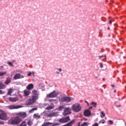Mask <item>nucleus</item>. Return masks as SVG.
I'll list each match as a JSON object with an SVG mask.
<instances>
[{"mask_svg":"<svg viewBox=\"0 0 126 126\" xmlns=\"http://www.w3.org/2000/svg\"><path fill=\"white\" fill-rule=\"evenodd\" d=\"M92 104L93 105L94 107H96L97 105V103L95 102H92Z\"/></svg>","mask_w":126,"mask_h":126,"instance_id":"32","label":"nucleus"},{"mask_svg":"<svg viewBox=\"0 0 126 126\" xmlns=\"http://www.w3.org/2000/svg\"><path fill=\"white\" fill-rule=\"evenodd\" d=\"M2 88V84L0 83V89Z\"/></svg>","mask_w":126,"mask_h":126,"instance_id":"39","label":"nucleus"},{"mask_svg":"<svg viewBox=\"0 0 126 126\" xmlns=\"http://www.w3.org/2000/svg\"><path fill=\"white\" fill-rule=\"evenodd\" d=\"M109 122L110 123V124H113V122L111 120H109Z\"/></svg>","mask_w":126,"mask_h":126,"instance_id":"36","label":"nucleus"},{"mask_svg":"<svg viewBox=\"0 0 126 126\" xmlns=\"http://www.w3.org/2000/svg\"><path fill=\"white\" fill-rule=\"evenodd\" d=\"M37 109L36 108H34L32 109L31 110H30L29 111V113H32L33 111L34 110H37Z\"/></svg>","mask_w":126,"mask_h":126,"instance_id":"23","label":"nucleus"},{"mask_svg":"<svg viewBox=\"0 0 126 126\" xmlns=\"http://www.w3.org/2000/svg\"><path fill=\"white\" fill-rule=\"evenodd\" d=\"M22 107V106L10 105L8 106V108L10 110L17 109Z\"/></svg>","mask_w":126,"mask_h":126,"instance_id":"8","label":"nucleus"},{"mask_svg":"<svg viewBox=\"0 0 126 126\" xmlns=\"http://www.w3.org/2000/svg\"><path fill=\"white\" fill-rule=\"evenodd\" d=\"M105 115L103 111H102L101 112V114L100 115L101 117L102 118L103 117L105 116Z\"/></svg>","mask_w":126,"mask_h":126,"instance_id":"25","label":"nucleus"},{"mask_svg":"<svg viewBox=\"0 0 126 126\" xmlns=\"http://www.w3.org/2000/svg\"><path fill=\"white\" fill-rule=\"evenodd\" d=\"M57 94L56 93L55 91H54L53 92H51L49 94H48L47 95V97L48 98H53L56 97L57 95Z\"/></svg>","mask_w":126,"mask_h":126,"instance_id":"6","label":"nucleus"},{"mask_svg":"<svg viewBox=\"0 0 126 126\" xmlns=\"http://www.w3.org/2000/svg\"><path fill=\"white\" fill-rule=\"evenodd\" d=\"M28 76H31V72H30L28 74Z\"/></svg>","mask_w":126,"mask_h":126,"instance_id":"40","label":"nucleus"},{"mask_svg":"<svg viewBox=\"0 0 126 126\" xmlns=\"http://www.w3.org/2000/svg\"><path fill=\"white\" fill-rule=\"evenodd\" d=\"M34 103L32 99H29L27 100L26 104V105H29L32 104Z\"/></svg>","mask_w":126,"mask_h":126,"instance_id":"14","label":"nucleus"},{"mask_svg":"<svg viewBox=\"0 0 126 126\" xmlns=\"http://www.w3.org/2000/svg\"><path fill=\"white\" fill-rule=\"evenodd\" d=\"M32 93L33 94L32 95L34 96H38V94H37V91L36 90H34L32 91Z\"/></svg>","mask_w":126,"mask_h":126,"instance_id":"20","label":"nucleus"},{"mask_svg":"<svg viewBox=\"0 0 126 126\" xmlns=\"http://www.w3.org/2000/svg\"><path fill=\"white\" fill-rule=\"evenodd\" d=\"M83 120V118L82 119H81V121H82V120Z\"/></svg>","mask_w":126,"mask_h":126,"instance_id":"55","label":"nucleus"},{"mask_svg":"<svg viewBox=\"0 0 126 126\" xmlns=\"http://www.w3.org/2000/svg\"><path fill=\"white\" fill-rule=\"evenodd\" d=\"M92 106L90 107L89 108V109H92Z\"/></svg>","mask_w":126,"mask_h":126,"instance_id":"51","label":"nucleus"},{"mask_svg":"<svg viewBox=\"0 0 126 126\" xmlns=\"http://www.w3.org/2000/svg\"><path fill=\"white\" fill-rule=\"evenodd\" d=\"M83 120H84L85 121H86L87 120V119H86L85 118H83Z\"/></svg>","mask_w":126,"mask_h":126,"instance_id":"46","label":"nucleus"},{"mask_svg":"<svg viewBox=\"0 0 126 126\" xmlns=\"http://www.w3.org/2000/svg\"><path fill=\"white\" fill-rule=\"evenodd\" d=\"M38 96H34L32 95V100L34 102L36 101V99H38Z\"/></svg>","mask_w":126,"mask_h":126,"instance_id":"17","label":"nucleus"},{"mask_svg":"<svg viewBox=\"0 0 126 126\" xmlns=\"http://www.w3.org/2000/svg\"><path fill=\"white\" fill-rule=\"evenodd\" d=\"M34 87V85L33 84H30L28 85L26 87V88L29 90H31Z\"/></svg>","mask_w":126,"mask_h":126,"instance_id":"16","label":"nucleus"},{"mask_svg":"<svg viewBox=\"0 0 126 126\" xmlns=\"http://www.w3.org/2000/svg\"><path fill=\"white\" fill-rule=\"evenodd\" d=\"M71 109L68 108H66L64 109V111L63 113V114L64 116H66L70 113Z\"/></svg>","mask_w":126,"mask_h":126,"instance_id":"9","label":"nucleus"},{"mask_svg":"<svg viewBox=\"0 0 126 126\" xmlns=\"http://www.w3.org/2000/svg\"><path fill=\"white\" fill-rule=\"evenodd\" d=\"M12 78L9 77H8L6 78L5 81L4 82L5 84H9L11 82Z\"/></svg>","mask_w":126,"mask_h":126,"instance_id":"12","label":"nucleus"},{"mask_svg":"<svg viewBox=\"0 0 126 126\" xmlns=\"http://www.w3.org/2000/svg\"><path fill=\"white\" fill-rule=\"evenodd\" d=\"M24 78V76L21 75L19 74H17L14 76V78L15 79H19L22 78Z\"/></svg>","mask_w":126,"mask_h":126,"instance_id":"11","label":"nucleus"},{"mask_svg":"<svg viewBox=\"0 0 126 126\" xmlns=\"http://www.w3.org/2000/svg\"><path fill=\"white\" fill-rule=\"evenodd\" d=\"M6 73V71H4L0 72V76H3L5 75Z\"/></svg>","mask_w":126,"mask_h":126,"instance_id":"27","label":"nucleus"},{"mask_svg":"<svg viewBox=\"0 0 126 126\" xmlns=\"http://www.w3.org/2000/svg\"><path fill=\"white\" fill-rule=\"evenodd\" d=\"M121 105H116V107H120L121 106Z\"/></svg>","mask_w":126,"mask_h":126,"instance_id":"45","label":"nucleus"},{"mask_svg":"<svg viewBox=\"0 0 126 126\" xmlns=\"http://www.w3.org/2000/svg\"><path fill=\"white\" fill-rule=\"evenodd\" d=\"M111 86L113 88L114 87H115L114 85L113 84H111Z\"/></svg>","mask_w":126,"mask_h":126,"instance_id":"47","label":"nucleus"},{"mask_svg":"<svg viewBox=\"0 0 126 126\" xmlns=\"http://www.w3.org/2000/svg\"><path fill=\"white\" fill-rule=\"evenodd\" d=\"M102 120H100L99 122V123H101V121H102Z\"/></svg>","mask_w":126,"mask_h":126,"instance_id":"50","label":"nucleus"},{"mask_svg":"<svg viewBox=\"0 0 126 126\" xmlns=\"http://www.w3.org/2000/svg\"><path fill=\"white\" fill-rule=\"evenodd\" d=\"M12 92V90H9L8 91V93L7 94L8 95H11V94Z\"/></svg>","mask_w":126,"mask_h":126,"instance_id":"34","label":"nucleus"},{"mask_svg":"<svg viewBox=\"0 0 126 126\" xmlns=\"http://www.w3.org/2000/svg\"><path fill=\"white\" fill-rule=\"evenodd\" d=\"M60 100L62 102L65 101L68 102L71 101V99L69 97L65 96L61 98Z\"/></svg>","mask_w":126,"mask_h":126,"instance_id":"5","label":"nucleus"},{"mask_svg":"<svg viewBox=\"0 0 126 126\" xmlns=\"http://www.w3.org/2000/svg\"><path fill=\"white\" fill-rule=\"evenodd\" d=\"M3 68V66H0V68L1 69H2Z\"/></svg>","mask_w":126,"mask_h":126,"instance_id":"44","label":"nucleus"},{"mask_svg":"<svg viewBox=\"0 0 126 126\" xmlns=\"http://www.w3.org/2000/svg\"><path fill=\"white\" fill-rule=\"evenodd\" d=\"M22 121V120L18 116H16L15 118L11 119L9 121V123L10 124L17 125Z\"/></svg>","mask_w":126,"mask_h":126,"instance_id":"1","label":"nucleus"},{"mask_svg":"<svg viewBox=\"0 0 126 126\" xmlns=\"http://www.w3.org/2000/svg\"><path fill=\"white\" fill-rule=\"evenodd\" d=\"M20 126H27V124L26 122L25 121H24L20 125Z\"/></svg>","mask_w":126,"mask_h":126,"instance_id":"19","label":"nucleus"},{"mask_svg":"<svg viewBox=\"0 0 126 126\" xmlns=\"http://www.w3.org/2000/svg\"><path fill=\"white\" fill-rule=\"evenodd\" d=\"M88 124H89V123L84 122L82 124H81V126H88Z\"/></svg>","mask_w":126,"mask_h":126,"instance_id":"28","label":"nucleus"},{"mask_svg":"<svg viewBox=\"0 0 126 126\" xmlns=\"http://www.w3.org/2000/svg\"><path fill=\"white\" fill-rule=\"evenodd\" d=\"M81 122H79L78 124V126H81V125L80 126V124Z\"/></svg>","mask_w":126,"mask_h":126,"instance_id":"41","label":"nucleus"},{"mask_svg":"<svg viewBox=\"0 0 126 126\" xmlns=\"http://www.w3.org/2000/svg\"><path fill=\"white\" fill-rule=\"evenodd\" d=\"M54 114L53 113H51L48 114V116L49 117H51L54 116Z\"/></svg>","mask_w":126,"mask_h":126,"instance_id":"31","label":"nucleus"},{"mask_svg":"<svg viewBox=\"0 0 126 126\" xmlns=\"http://www.w3.org/2000/svg\"><path fill=\"white\" fill-rule=\"evenodd\" d=\"M0 119L4 120L8 119L6 113H1L0 114Z\"/></svg>","mask_w":126,"mask_h":126,"instance_id":"4","label":"nucleus"},{"mask_svg":"<svg viewBox=\"0 0 126 126\" xmlns=\"http://www.w3.org/2000/svg\"><path fill=\"white\" fill-rule=\"evenodd\" d=\"M9 99L12 102H15L16 100V98H15L9 97Z\"/></svg>","mask_w":126,"mask_h":126,"instance_id":"22","label":"nucleus"},{"mask_svg":"<svg viewBox=\"0 0 126 126\" xmlns=\"http://www.w3.org/2000/svg\"><path fill=\"white\" fill-rule=\"evenodd\" d=\"M103 80L104 81V78H103Z\"/></svg>","mask_w":126,"mask_h":126,"instance_id":"56","label":"nucleus"},{"mask_svg":"<svg viewBox=\"0 0 126 126\" xmlns=\"http://www.w3.org/2000/svg\"><path fill=\"white\" fill-rule=\"evenodd\" d=\"M72 108L74 111L76 112H78L80 111L81 109V107L78 103H76L73 105L72 106Z\"/></svg>","mask_w":126,"mask_h":126,"instance_id":"2","label":"nucleus"},{"mask_svg":"<svg viewBox=\"0 0 126 126\" xmlns=\"http://www.w3.org/2000/svg\"><path fill=\"white\" fill-rule=\"evenodd\" d=\"M4 124V123L3 122L0 121V125H3Z\"/></svg>","mask_w":126,"mask_h":126,"instance_id":"37","label":"nucleus"},{"mask_svg":"<svg viewBox=\"0 0 126 126\" xmlns=\"http://www.w3.org/2000/svg\"><path fill=\"white\" fill-rule=\"evenodd\" d=\"M60 124L58 123H56L52 124V126H58L60 125Z\"/></svg>","mask_w":126,"mask_h":126,"instance_id":"30","label":"nucleus"},{"mask_svg":"<svg viewBox=\"0 0 126 126\" xmlns=\"http://www.w3.org/2000/svg\"><path fill=\"white\" fill-rule=\"evenodd\" d=\"M59 70L60 72H61L62 71V69L61 68H59Z\"/></svg>","mask_w":126,"mask_h":126,"instance_id":"48","label":"nucleus"},{"mask_svg":"<svg viewBox=\"0 0 126 126\" xmlns=\"http://www.w3.org/2000/svg\"><path fill=\"white\" fill-rule=\"evenodd\" d=\"M53 108V107L52 106H51L50 105H49L47 107L46 109V110H50L51 109H52Z\"/></svg>","mask_w":126,"mask_h":126,"instance_id":"24","label":"nucleus"},{"mask_svg":"<svg viewBox=\"0 0 126 126\" xmlns=\"http://www.w3.org/2000/svg\"><path fill=\"white\" fill-rule=\"evenodd\" d=\"M85 102H86V103H88V102H87L86 101H85Z\"/></svg>","mask_w":126,"mask_h":126,"instance_id":"54","label":"nucleus"},{"mask_svg":"<svg viewBox=\"0 0 126 126\" xmlns=\"http://www.w3.org/2000/svg\"><path fill=\"white\" fill-rule=\"evenodd\" d=\"M7 63L10 66L12 67L14 66V65L12 64L13 63V62H8Z\"/></svg>","mask_w":126,"mask_h":126,"instance_id":"29","label":"nucleus"},{"mask_svg":"<svg viewBox=\"0 0 126 126\" xmlns=\"http://www.w3.org/2000/svg\"><path fill=\"white\" fill-rule=\"evenodd\" d=\"M84 115L87 117H88L91 115V112L89 110H86L84 112Z\"/></svg>","mask_w":126,"mask_h":126,"instance_id":"10","label":"nucleus"},{"mask_svg":"<svg viewBox=\"0 0 126 126\" xmlns=\"http://www.w3.org/2000/svg\"><path fill=\"white\" fill-rule=\"evenodd\" d=\"M70 121L69 116H68L65 117H63L60 119L58 121L61 123H66Z\"/></svg>","mask_w":126,"mask_h":126,"instance_id":"3","label":"nucleus"},{"mask_svg":"<svg viewBox=\"0 0 126 126\" xmlns=\"http://www.w3.org/2000/svg\"><path fill=\"white\" fill-rule=\"evenodd\" d=\"M63 106H60L58 108L59 110L60 111H61L63 109Z\"/></svg>","mask_w":126,"mask_h":126,"instance_id":"33","label":"nucleus"},{"mask_svg":"<svg viewBox=\"0 0 126 126\" xmlns=\"http://www.w3.org/2000/svg\"><path fill=\"white\" fill-rule=\"evenodd\" d=\"M32 124V121L31 120H29L27 124L29 126H31Z\"/></svg>","mask_w":126,"mask_h":126,"instance_id":"26","label":"nucleus"},{"mask_svg":"<svg viewBox=\"0 0 126 126\" xmlns=\"http://www.w3.org/2000/svg\"><path fill=\"white\" fill-rule=\"evenodd\" d=\"M112 23V21L111 20H110L109 21V23L110 24H111Z\"/></svg>","mask_w":126,"mask_h":126,"instance_id":"43","label":"nucleus"},{"mask_svg":"<svg viewBox=\"0 0 126 126\" xmlns=\"http://www.w3.org/2000/svg\"><path fill=\"white\" fill-rule=\"evenodd\" d=\"M92 126H98V124L97 123H95L92 125Z\"/></svg>","mask_w":126,"mask_h":126,"instance_id":"35","label":"nucleus"},{"mask_svg":"<svg viewBox=\"0 0 126 126\" xmlns=\"http://www.w3.org/2000/svg\"><path fill=\"white\" fill-rule=\"evenodd\" d=\"M100 67L101 68H102L103 67V65L101 63L100 65Z\"/></svg>","mask_w":126,"mask_h":126,"instance_id":"42","label":"nucleus"},{"mask_svg":"<svg viewBox=\"0 0 126 126\" xmlns=\"http://www.w3.org/2000/svg\"><path fill=\"white\" fill-rule=\"evenodd\" d=\"M103 56H100V57H101V58H102V57H103Z\"/></svg>","mask_w":126,"mask_h":126,"instance_id":"53","label":"nucleus"},{"mask_svg":"<svg viewBox=\"0 0 126 126\" xmlns=\"http://www.w3.org/2000/svg\"><path fill=\"white\" fill-rule=\"evenodd\" d=\"M16 115H18L19 117H20L21 118L24 119L26 116L27 114L25 112H20L16 114Z\"/></svg>","mask_w":126,"mask_h":126,"instance_id":"7","label":"nucleus"},{"mask_svg":"<svg viewBox=\"0 0 126 126\" xmlns=\"http://www.w3.org/2000/svg\"><path fill=\"white\" fill-rule=\"evenodd\" d=\"M95 78H97V77H95Z\"/></svg>","mask_w":126,"mask_h":126,"instance_id":"59","label":"nucleus"},{"mask_svg":"<svg viewBox=\"0 0 126 126\" xmlns=\"http://www.w3.org/2000/svg\"><path fill=\"white\" fill-rule=\"evenodd\" d=\"M102 120V122H101V123L102 124H104L105 122V120L103 119Z\"/></svg>","mask_w":126,"mask_h":126,"instance_id":"38","label":"nucleus"},{"mask_svg":"<svg viewBox=\"0 0 126 126\" xmlns=\"http://www.w3.org/2000/svg\"><path fill=\"white\" fill-rule=\"evenodd\" d=\"M52 124L49 122L44 123L41 126H48Z\"/></svg>","mask_w":126,"mask_h":126,"instance_id":"18","label":"nucleus"},{"mask_svg":"<svg viewBox=\"0 0 126 126\" xmlns=\"http://www.w3.org/2000/svg\"><path fill=\"white\" fill-rule=\"evenodd\" d=\"M57 73L58 74H59V72H57Z\"/></svg>","mask_w":126,"mask_h":126,"instance_id":"57","label":"nucleus"},{"mask_svg":"<svg viewBox=\"0 0 126 126\" xmlns=\"http://www.w3.org/2000/svg\"><path fill=\"white\" fill-rule=\"evenodd\" d=\"M108 29H110V28H109V27H108Z\"/></svg>","mask_w":126,"mask_h":126,"instance_id":"58","label":"nucleus"},{"mask_svg":"<svg viewBox=\"0 0 126 126\" xmlns=\"http://www.w3.org/2000/svg\"><path fill=\"white\" fill-rule=\"evenodd\" d=\"M23 92V95L25 96H28L31 93L30 91H27L26 90H24Z\"/></svg>","mask_w":126,"mask_h":126,"instance_id":"15","label":"nucleus"},{"mask_svg":"<svg viewBox=\"0 0 126 126\" xmlns=\"http://www.w3.org/2000/svg\"><path fill=\"white\" fill-rule=\"evenodd\" d=\"M114 93H115L116 92V90H114Z\"/></svg>","mask_w":126,"mask_h":126,"instance_id":"52","label":"nucleus"},{"mask_svg":"<svg viewBox=\"0 0 126 126\" xmlns=\"http://www.w3.org/2000/svg\"><path fill=\"white\" fill-rule=\"evenodd\" d=\"M75 122V120H73L70 122L64 125L63 126H72Z\"/></svg>","mask_w":126,"mask_h":126,"instance_id":"13","label":"nucleus"},{"mask_svg":"<svg viewBox=\"0 0 126 126\" xmlns=\"http://www.w3.org/2000/svg\"><path fill=\"white\" fill-rule=\"evenodd\" d=\"M38 113L37 114L36 113H34L33 115V117L35 118H37V119H39L40 118V116L39 115H38Z\"/></svg>","mask_w":126,"mask_h":126,"instance_id":"21","label":"nucleus"},{"mask_svg":"<svg viewBox=\"0 0 126 126\" xmlns=\"http://www.w3.org/2000/svg\"><path fill=\"white\" fill-rule=\"evenodd\" d=\"M118 100H119V101H120V100H122L123 99V98H122L121 99H120V98H118Z\"/></svg>","mask_w":126,"mask_h":126,"instance_id":"49","label":"nucleus"}]
</instances>
